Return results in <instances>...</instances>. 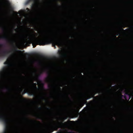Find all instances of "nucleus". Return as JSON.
Here are the masks:
<instances>
[{
	"instance_id": "nucleus-1",
	"label": "nucleus",
	"mask_w": 133,
	"mask_h": 133,
	"mask_svg": "<svg viewBox=\"0 0 133 133\" xmlns=\"http://www.w3.org/2000/svg\"><path fill=\"white\" fill-rule=\"evenodd\" d=\"M16 59L18 58V56H11L8 58L4 63L7 65V67L2 72L0 73V83H10L11 82L13 78V70L10 67L14 64V59Z\"/></svg>"
},
{
	"instance_id": "nucleus-2",
	"label": "nucleus",
	"mask_w": 133,
	"mask_h": 133,
	"mask_svg": "<svg viewBox=\"0 0 133 133\" xmlns=\"http://www.w3.org/2000/svg\"><path fill=\"white\" fill-rule=\"evenodd\" d=\"M20 84L18 86V87L17 89V91L18 92V93L19 94L21 92L24 91L26 89V87L27 86V85H26L25 84ZM35 84L34 85V86L35 87V89H34V92H32V94L35 95V92L36 93L37 92V90H38V88L36 86V84Z\"/></svg>"
},
{
	"instance_id": "nucleus-3",
	"label": "nucleus",
	"mask_w": 133,
	"mask_h": 133,
	"mask_svg": "<svg viewBox=\"0 0 133 133\" xmlns=\"http://www.w3.org/2000/svg\"><path fill=\"white\" fill-rule=\"evenodd\" d=\"M93 31H92V83H133V82H122V83H104L94 82L93 80Z\"/></svg>"
},
{
	"instance_id": "nucleus-4",
	"label": "nucleus",
	"mask_w": 133,
	"mask_h": 133,
	"mask_svg": "<svg viewBox=\"0 0 133 133\" xmlns=\"http://www.w3.org/2000/svg\"><path fill=\"white\" fill-rule=\"evenodd\" d=\"M36 74V73L35 72L32 70L27 71L25 74V75L29 78H33Z\"/></svg>"
},
{
	"instance_id": "nucleus-5",
	"label": "nucleus",
	"mask_w": 133,
	"mask_h": 133,
	"mask_svg": "<svg viewBox=\"0 0 133 133\" xmlns=\"http://www.w3.org/2000/svg\"><path fill=\"white\" fill-rule=\"evenodd\" d=\"M48 38L45 35L42 34L39 35L38 37L37 40L39 42H41L45 40Z\"/></svg>"
},
{
	"instance_id": "nucleus-6",
	"label": "nucleus",
	"mask_w": 133,
	"mask_h": 133,
	"mask_svg": "<svg viewBox=\"0 0 133 133\" xmlns=\"http://www.w3.org/2000/svg\"><path fill=\"white\" fill-rule=\"evenodd\" d=\"M96 74L97 77L98 78L104 76L103 72L101 71H97Z\"/></svg>"
},
{
	"instance_id": "nucleus-7",
	"label": "nucleus",
	"mask_w": 133,
	"mask_h": 133,
	"mask_svg": "<svg viewBox=\"0 0 133 133\" xmlns=\"http://www.w3.org/2000/svg\"><path fill=\"white\" fill-rule=\"evenodd\" d=\"M63 124L62 123L61 124H59L56 125V126L57 128H62L63 127Z\"/></svg>"
},
{
	"instance_id": "nucleus-8",
	"label": "nucleus",
	"mask_w": 133,
	"mask_h": 133,
	"mask_svg": "<svg viewBox=\"0 0 133 133\" xmlns=\"http://www.w3.org/2000/svg\"><path fill=\"white\" fill-rule=\"evenodd\" d=\"M59 75H56L54 77V78H55V79L57 80H58V79H59Z\"/></svg>"
},
{
	"instance_id": "nucleus-9",
	"label": "nucleus",
	"mask_w": 133,
	"mask_h": 133,
	"mask_svg": "<svg viewBox=\"0 0 133 133\" xmlns=\"http://www.w3.org/2000/svg\"><path fill=\"white\" fill-rule=\"evenodd\" d=\"M56 44L58 45V46H60L61 45V42L59 41H57L56 42Z\"/></svg>"
},
{
	"instance_id": "nucleus-10",
	"label": "nucleus",
	"mask_w": 133,
	"mask_h": 133,
	"mask_svg": "<svg viewBox=\"0 0 133 133\" xmlns=\"http://www.w3.org/2000/svg\"><path fill=\"white\" fill-rule=\"evenodd\" d=\"M28 35H26L25 36V38H24V39L25 40V41H27L28 39L29 40L30 39V37H28V38H28Z\"/></svg>"
},
{
	"instance_id": "nucleus-11",
	"label": "nucleus",
	"mask_w": 133,
	"mask_h": 133,
	"mask_svg": "<svg viewBox=\"0 0 133 133\" xmlns=\"http://www.w3.org/2000/svg\"><path fill=\"white\" fill-rule=\"evenodd\" d=\"M3 112L0 109V118H1L3 116Z\"/></svg>"
},
{
	"instance_id": "nucleus-12",
	"label": "nucleus",
	"mask_w": 133,
	"mask_h": 133,
	"mask_svg": "<svg viewBox=\"0 0 133 133\" xmlns=\"http://www.w3.org/2000/svg\"><path fill=\"white\" fill-rule=\"evenodd\" d=\"M1 45H0V55H1V53L2 52V51H1Z\"/></svg>"
},
{
	"instance_id": "nucleus-13",
	"label": "nucleus",
	"mask_w": 133,
	"mask_h": 133,
	"mask_svg": "<svg viewBox=\"0 0 133 133\" xmlns=\"http://www.w3.org/2000/svg\"><path fill=\"white\" fill-rule=\"evenodd\" d=\"M97 11H98V12L99 11V8H97ZM97 14L98 15H99V14H98V12L97 13Z\"/></svg>"
},
{
	"instance_id": "nucleus-14",
	"label": "nucleus",
	"mask_w": 133,
	"mask_h": 133,
	"mask_svg": "<svg viewBox=\"0 0 133 133\" xmlns=\"http://www.w3.org/2000/svg\"><path fill=\"white\" fill-rule=\"evenodd\" d=\"M38 84L37 85V86L38 87L40 85V84Z\"/></svg>"
},
{
	"instance_id": "nucleus-15",
	"label": "nucleus",
	"mask_w": 133,
	"mask_h": 133,
	"mask_svg": "<svg viewBox=\"0 0 133 133\" xmlns=\"http://www.w3.org/2000/svg\"><path fill=\"white\" fill-rule=\"evenodd\" d=\"M85 91H85L86 92H88V89H85Z\"/></svg>"
},
{
	"instance_id": "nucleus-16",
	"label": "nucleus",
	"mask_w": 133,
	"mask_h": 133,
	"mask_svg": "<svg viewBox=\"0 0 133 133\" xmlns=\"http://www.w3.org/2000/svg\"><path fill=\"white\" fill-rule=\"evenodd\" d=\"M112 39L113 40H116V39L115 38H112Z\"/></svg>"
},
{
	"instance_id": "nucleus-17",
	"label": "nucleus",
	"mask_w": 133,
	"mask_h": 133,
	"mask_svg": "<svg viewBox=\"0 0 133 133\" xmlns=\"http://www.w3.org/2000/svg\"><path fill=\"white\" fill-rule=\"evenodd\" d=\"M119 34H117L116 35V36H118V35H119Z\"/></svg>"
},
{
	"instance_id": "nucleus-18",
	"label": "nucleus",
	"mask_w": 133,
	"mask_h": 133,
	"mask_svg": "<svg viewBox=\"0 0 133 133\" xmlns=\"http://www.w3.org/2000/svg\"><path fill=\"white\" fill-rule=\"evenodd\" d=\"M122 30H124L123 29H122Z\"/></svg>"
},
{
	"instance_id": "nucleus-19",
	"label": "nucleus",
	"mask_w": 133,
	"mask_h": 133,
	"mask_svg": "<svg viewBox=\"0 0 133 133\" xmlns=\"http://www.w3.org/2000/svg\"><path fill=\"white\" fill-rule=\"evenodd\" d=\"M115 38H116V36H115Z\"/></svg>"
},
{
	"instance_id": "nucleus-20",
	"label": "nucleus",
	"mask_w": 133,
	"mask_h": 133,
	"mask_svg": "<svg viewBox=\"0 0 133 133\" xmlns=\"http://www.w3.org/2000/svg\"><path fill=\"white\" fill-rule=\"evenodd\" d=\"M49 78V79H50V77Z\"/></svg>"
},
{
	"instance_id": "nucleus-21",
	"label": "nucleus",
	"mask_w": 133,
	"mask_h": 133,
	"mask_svg": "<svg viewBox=\"0 0 133 133\" xmlns=\"http://www.w3.org/2000/svg\"><path fill=\"white\" fill-rule=\"evenodd\" d=\"M49 78V79H50V77Z\"/></svg>"
},
{
	"instance_id": "nucleus-22",
	"label": "nucleus",
	"mask_w": 133,
	"mask_h": 133,
	"mask_svg": "<svg viewBox=\"0 0 133 133\" xmlns=\"http://www.w3.org/2000/svg\"><path fill=\"white\" fill-rule=\"evenodd\" d=\"M67 84V83H66V84ZM65 85H67V84H66Z\"/></svg>"
},
{
	"instance_id": "nucleus-23",
	"label": "nucleus",
	"mask_w": 133,
	"mask_h": 133,
	"mask_svg": "<svg viewBox=\"0 0 133 133\" xmlns=\"http://www.w3.org/2000/svg\"><path fill=\"white\" fill-rule=\"evenodd\" d=\"M6 123H7V121H6Z\"/></svg>"
},
{
	"instance_id": "nucleus-24",
	"label": "nucleus",
	"mask_w": 133,
	"mask_h": 133,
	"mask_svg": "<svg viewBox=\"0 0 133 133\" xmlns=\"http://www.w3.org/2000/svg\"><path fill=\"white\" fill-rule=\"evenodd\" d=\"M33 47H35V46H33Z\"/></svg>"
},
{
	"instance_id": "nucleus-25",
	"label": "nucleus",
	"mask_w": 133,
	"mask_h": 133,
	"mask_svg": "<svg viewBox=\"0 0 133 133\" xmlns=\"http://www.w3.org/2000/svg\"><path fill=\"white\" fill-rule=\"evenodd\" d=\"M92 84V83H91V84Z\"/></svg>"
},
{
	"instance_id": "nucleus-26",
	"label": "nucleus",
	"mask_w": 133,
	"mask_h": 133,
	"mask_svg": "<svg viewBox=\"0 0 133 133\" xmlns=\"http://www.w3.org/2000/svg\"><path fill=\"white\" fill-rule=\"evenodd\" d=\"M50 84V83H49V84Z\"/></svg>"
}]
</instances>
